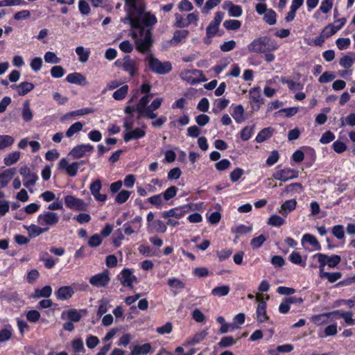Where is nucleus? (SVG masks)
I'll return each instance as SVG.
<instances>
[{
  "label": "nucleus",
  "instance_id": "nucleus-38",
  "mask_svg": "<svg viewBox=\"0 0 355 355\" xmlns=\"http://www.w3.org/2000/svg\"><path fill=\"white\" fill-rule=\"evenodd\" d=\"M189 35L187 30H178L175 31L173 38L171 40V44L176 45L184 40Z\"/></svg>",
  "mask_w": 355,
  "mask_h": 355
},
{
  "label": "nucleus",
  "instance_id": "nucleus-24",
  "mask_svg": "<svg viewBox=\"0 0 355 355\" xmlns=\"http://www.w3.org/2000/svg\"><path fill=\"white\" fill-rule=\"evenodd\" d=\"M16 172L15 168H8L0 174V189L6 187Z\"/></svg>",
  "mask_w": 355,
  "mask_h": 355
},
{
  "label": "nucleus",
  "instance_id": "nucleus-59",
  "mask_svg": "<svg viewBox=\"0 0 355 355\" xmlns=\"http://www.w3.org/2000/svg\"><path fill=\"white\" fill-rule=\"evenodd\" d=\"M12 335L11 327H7L0 331V343L6 342L10 339Z\"/></svg>",
  "mask_w": 355,
  "mask_h": 355
},
{
  "label": "nucleus",
  "instance_id": "nucleus-23",
  "mask_svg": "<svg viewBox=\"0 0 355 355\" xmlns=\"http://www.w3.org/2000/svg\"><path fill=\"white\" fill-rule=\"evenodd\" d=\"M66 80L68 83L79 85H87L85 77L80 73L73 72L67 75Z\"/></svg>",
  "mask_w": 355,
  "mask_h": 355
},
{
  "label": "nucleus",
  "instance_id": "nucleus-61",
  "mask_svg": "<svg viewBox=\"0 0 355 355\" xmlns=\"http://www.w3.org/2000/svg\"><path fill=\"white\" fill-rule=\"evenodd\" d=\"M155 110L150 109L149 107H147L143 110H139V116L138 118H140L141 116L146 117L147 119H153L157 117V114L154 112Z\"/></svg>",
  "mask_w": 355,
  "mask_h": 355
},
{
  "label": "nucleus",
  "instance_id": "nucleus-10",
  "mask_svg": "<svg viewBox=\"0 0 355 355\" xmlns=\"http://www.w3.org/2000/svg\"><path fill=\"white\" fill-rule=\"evenodd\" d=\"M224 17V13L218 11L215 14L214 19L209 23V26L206 29V35L208 38H211L214 36L218 31V27Z\"/></svg>",
  "mask_w": 355,
  "mask_h": 355
},
{
  "label": "nucleus",
  "instance_id": "nucleus-40",
  "mask_svg": "<svg viewBox=\"0 0 355 355\" xmlns=\"http://www.w3.org/2000/svg\"><path fill=\"white\" fill-rule=\"evenodd\" d=\"M67 315V318L70 320V321L73 322H78L82 318V314L80 313V311H78L76 309H70L67 311H64L62 313V318H63V315L64 314Z\"/></svg>",
  "mask_w": 355,
  "mask_h": 355
},
{
  "label": "nucleus",
  "instance_id": "nucleus-47",
  "mask_svg": "<svg viewBox=\"0 0 355 355\" xmlns=\"http://www.w3.org/2000/svg\"><path fill=\"white\" fill-rule=\"evenodd\" d=\"M223 26L227 30L236 31L240 28L241 22L236 19H228L223 22Z\"/></svg>",
  "mask_w": 355,
  "mask_h": 355
},
{
  "label": "nucleus",
  "instance_id": "nucleus-32",
  "mask_svg": "<svg viewBox=\"0 0 355 355\" xmlns=\"http://www.w3.org/2000/svg\"><path fill=\"white\" fill-rule=\"evenodd\" d=\"M52 294V288L50 286H45L42 288H36L32 297L35 299L41 297H49Z\"/></svg>",
  "mask_w": 355,
  "mask_h": 355
},
{
  "label": "nucleus",
  "instance_id": "nucleus-60",
  "mask_svg": "<svg viewBox=\"0 0 355 355\" xmlns=\"http://www.w3.org/2000/svg\"><path fill=\"white\" fill-rule=\"evenodd\" d=\"M293 349V346L291 344H286L278 346L276 349L270 350L271 355H277L278 352H290Z\"/></svg>",
  "mask_w": 355,
  "mask_h": 355
},
{
  "label": "nucleus",
  "instance_id": "nucleus-56",
  "mask_svg": "<svg viewBox=\"0 0 355 355\" xmlns=\"http://www.w3.org/2000/svg\"><path fill=\"white\" fill-rule=\"evenodd\" d=\"M339 30L340 27H337L336 25L330 24L324 28L322 33H323V35L328 38L334 35Z\"/></svg>",
  "mask_w": 355,
  "mask_h": 355
},
{
  "label": "nucleus",
  "instance_id": "nucleus-13",
  "mask_svg": "<svg viewBox=\"0 0 355 355\" xmlns=\"http://www.w3.org/2000/svg\"><path fill=\"white\" fill-rule=\"evenodd\" d=\"M146 125L141 128H132L128 131H125L123 134V139L125 142L131 140H137L141 139L146 136Z\"/></svg>",
  "mask_w": 355,
  "mask_h": 355
},
{
  "label": "nucleus",
  "instance_id": "nucleus-20",
  "mask_svg": "<svg viewBox=\"0 0 355 355\" xmlns=\"http://www.w3.org/2000/svg\"><path fill=\"white\" fill-rule=\"evenodd\" d=\"M130 223L137 224V225L132 227L130 223H125L123 225V230L126 235H131L132 234L139 231L142 225V218L141 216H136Z\"/></svg>",
  "mask_w": 355,
  "mask_h": 355
},
{
  "label": "nucleus",
  "instance_id": "nucleus-5",
  "mask_svg": "<svg viewBox=\"0 0 355 355\" xmlns=\"http://www.w3.org/2000/svg\"><path fill=\"white\" fill-rule=\"evenodd\" d=\"M115 64L128 73L131 77L135 76L137 73L139 62L135 59H132L130 55H125L122 60H116Z\"/></svg>",
  "mask_w": 355,
  "mask_h": 355
},
{
  "label": "nucleus",
  "instance_id": "nucleus-4",
  "mask_svg": "<svg viewBox=\"0 0 355 355\" xmlns=\"http://www.w3.org/2000/svg\"><path fill=\"white\" fill-rule=\"evenodd\" d=\"M146 61L150 69L155 73L166 74L172 70V65L170 62H162L151 55L146 57Z\"/></svg>",
  "mask_w": 355,
  "mask_h": 355
},
{
  "label": "nucleus",
  "instance_id": "nucleus-45",
  "mask_svg": "<svg viewBox=\"0 0 355 355\" xmlns=\"http://www.w3.org/2000/svg\"><path fill=\"white\" fill-rule=\"evenodd\" d=\"M34 85L31 83L28 82H23L19 84V92L18 94L19 96H25L28 92L32 91L34 89Z\"/></svg>",
  "mask_w": 355,
  "mask_h": 355
},
{
  "label": "nucleus",
  "instance_id": "nucleus-15",
  "mask_svg": "<svg viewBox=\"0 0 355 355\" xmlns=\"http://www.w3.org/2000/svg\"><path fill=\"white\" fill-rule=\"evenodd\" d=\"M189 211V208L187 206L177 207L168 211H163L162 213V216L164 218H175L176 219H180L182 218Z\"/></svg>",
  "mask_w": 355,
  "mask_h": 355
},
{
  "label": "nucleus",
  "instance_id": "nucleus-7",
  "mask_svg": "<svg viewBox=\"0 0 355 355\" xmlns=\"http://www.w3.org/2000/svg\"><path fill=\"white\" fill-rule=\"evenodd\" d=\"M110 281V272L107 270L92 276L89 280L91 285L97 288L105 287Z\"/></svg>",
  "mask_w": 355,
  "mask_h": 355
},
{
  "label": "nucleus",
  "instance_id": "nucleus-57",
  "mask_svg": "<svg viewBox=\"0 0 355 355\" xmlns=\"http://www.w3.org/2000/svg\"><path fill=\"white\" fill-rule=\"evenodd\" d=\"M153 94H148L144 95L139 101L138 104L137 105V110L139 112L141 110H143L146 107H147V105L148 104L150 99L153 98Z\"/></svg>",
  "mask_w": 355,
  "mask_h": 355
},
{
  "label": "nucleus",
  "instance_id": "nucleus-3",
  "mask_svg": "<svg viewBox=\"0 0 355 355\" xmlns=\"http://www.w3.org/2000/svg\"><path fill=\"white\" fill-rule=\"evenodd\" d=\"M60 220V215L58 213L44 211L38 215L37 223L42 225L46 232H48L51 227H55Z\"/></svg>",
  "mask_w": 355,
  "mask_h": 355
},
{
  "label": "nucleus",
  "instance_id": "nucleus-25",
  "mask_svg": "<svg viewBox=\"0 0 355 355\" xmlns=\"http://www.w3.org/2000/svg\"><path fill=\"white\" fill-rule=\"evenodd\" d=\"M301 241L302 245H304V243H309L312 247V250H321V245L314 235L305 234L302 236Z\"/></svg>",
  "mask_w": 355,
  "mask_h": 355
},
{
  "label": "nucleus",
  "instance_id": "nucleus-12",
  "mask_svg": "<svg viewBox=\"0 0 355 355\" xmlns=\"http://www.w3.org/2000/svg\"><path fill=\"white\" fill-rule=\"evenodd\" d=\"M94 150V146L91 144H80L75 146L69 152V156L73 159H80L87 155V153H91Z\"/></svg>",
  "mask_w": 355,
  "mask_h": 355
},
{
  "label": "nucleus",
  "instance_id": "nucleus-39",
  "mask_svg": "<svg viewBox=\"0 0 355 355\" xmlns=\"http://www.w3.org/2000/svg\"><path fill=\"white\" fill-rule=\"evenodd\" d=\"M333 2L334 0H322L319 9L314 13L313 17H317V15H319L320 12L324 14L330 12L333 7Z\"/></svg>",
  "mask_w": 355,
  "mask_h": 355
},
{
  "label": "nucleus",
  "instance_id": "nucleus-14",
  "mask_svg": "<svg viewBox=\"0 0 355 355\" xmlns=\"http://www.w3.org/2000/svg\"><path fill=\"white\" fill-rule=\"evenodd\" d=\"M20 175L24 178V185L26 187L34 186L38 180V176L35 173H31L27 166H23L19 169Z\"/></svg>",
  "mask_w": 355,
  "mask_h": 355
},
{
  "label": "nucleus",
  "instance_id": "nucleus-1",
  "mask_svg": "<svg viewBox=\"0 0 355 355\" xmlns=\"http://www.w3.org/2000/svg\"><path fill=\"white\" fill-rule=\"evenodd\" d=\"M128 6L126 17L122 22L130 26V35L135 40L138 51L145 53L153 44L151 30L157 22L156 17L145 11V7L137 0H126Z\"/></svg>",
  "mask_w": 355,
  "mask_h": 355
},
{
  "label": "nucleus",
  "instance_id": "nucleus-41",
  "mask_svg": "<svg viewBox=\"0 0 355 355\" xmlns=\"http://www.w3.org/2000/svg\"><path fill=\"white\" fill-rule=\"evenodd\" d=\"M147 202L151 204L152 205L155 206L157 209H161L164 205V198L162 195L157 194L154 195L147 199Z\"/></svg>",
  "mask_w": 355,
  "mask_h": 355
},
{
  "label": "nucleus",
  "instance_id": "nucleus-22",
  "mask_svg": "<svg viewBox=\"0 0 355 355\" xmlns=\"http://www.w3.org/2000/svg\"><path fill=\"white\" fill-rule=\"evenodd\" d=\"M73 293L74 291L71 286H64L59 288L55 294L59 300H67L71 298Z\"/></svg>",
  "mask_w": 355,
  "mask_h": 355
},
{
  "label": "nucleus",
  "instance_id": "nucleus-51",
  "mask_svg": "<svg viewBox=\"0 0 355 355\" xmlns=\"http://www.w3.org/2000/svg\"><path fill=\"white\" fill-rule=\"evenodd\" d=\"M22 118L25 121H30L33 119V112L30 108L28 101L24 102L22 109Z\"/></svg>",
  "mask_w": 355,
  "mask_h": 355
},
{
  "label": "nucleus",
  "instance_id": "nucleus-42",
  "mask_svg": "<svg viewBox=\"0 0 355 355\" xmlns=\"http://www.w3.org/2000/svg\"><path fill=\"white\" fill-rule=\"evenodd\" d=\"M230 291V287L227 285L217 286L211 290V294L217 297H224L228 295Z\"/></svg>",
  "mask_w": 355,
  "mask_h": 355
},
{
  "label": "nucleus",
  "instance_id": "nucleus-37",
  "mask_svg": "<svg viewBox=\"0 0 355 355\" xmlns=\"http://www.w3.org/2000/svg\"><path fill=\"white\" fill-rule=\"evenodd\" d=\"M26 230L28 232V234L31 237H36L41 234H42L44 232H46L45 230L42 227V225H34L32 224L29 226L26 227Z\"/></svg>",
  "mask_w": 355,
  "mask_h": 355
},
{
  "label": "nucleus",
  "instance_id": "nucleus-58",
  "mask_svg": "<svg viewBox=\"0 0 355 355\" xmlns=\"http://www.w3.org/2000/svg\"><path fill=\"white\" fill-rule=\"evenodd\" d=\"M187 27L191 24H193L194 26H197L198 21L199 20V12L198 11H194L191 13H189L187 15Z\"/></svg>",
  "mask_w": 355,
  "mask_h": 355
},
{
  "label": "nucleus",
  "instance_id": "nucleus-53",
  "mask_svg": "<svg viewBox=\"0 0 355 355\" xmlns=\"http://www.w3.org/2000/svg\"><path fill=\"white\" fill-rule=\"evenodd\" d=\"M290 261L294 264L305 266L306 263L303 261L302 256L299 252H293L288 257Z\"/></svg>",
  "mask_w": 355,
  "mask_h": 355
},
{
  "label": "nucleus",
  "instance_id": "nucleus-29",
  "mask_svg": "<svg viewBox=\"0 0 355 355\" xmlns=\"http://www.w3.org/2000/svg\"><path fill=\"white\" fill-rule=\"evenodd\" d=\"M168 284L175 295L179 293L185 286L183 282L175 277L169 278L168 279Z\"/></svg>",
  "mask_w": 355,
  "mask_h": 355
},
{
  "label": "nucleus",
  "instance_id": "nucleus-2",
  "mask_svg": "<svg viewBox=\"0 0 355 355\" xmlns=\"http://www.w3.org/2000/svg\"><path fill=\"white\" fill-rule=\"evenodd\" d=\"M279 48L275 40L267 36L254 40L248 46V49L252 53H266L276 51Z\"/></svg>",
  "mask_w": 355,
  "mask_h": 355
},
{
  "label": "nucleus",
  "instance_id": "nucleus-16",
  "mask_svg": "<svg viewBox=\"0 0 355 355\" xmlns=\"http://www.w3.org/2000/svg\"><path fill=\"white\" fill-rule=\"evenodd\" d=\"M102 188L101 181L97 179L93 181L89 187L91 193L94 196V199L98 202H104L107 200V195L100 193V191Z\"/></svg>",
  "mask_w": 355,
  "mask_h": 355
},
{
  "label": "nucleus",
  "instance_id": "nucleus-52",
  "mask_svg": "<svg viewBox=\"0 0 355 355\" xmlns=\"http://www.w3.org/2000/svg\"><path fill=\"white\" fill-rule=\"evenodd\" d=\"M281 82L283 84H286L290 90H300L303 87V86L300 83L295 82L292 80H288L286 78H282Z\"/></svg>",
  "mask_w": 355,
  "mask_h": 355
},
{
  "label": "nucleus",
  "instance_id": "nucleus-19",
  "mask_svg": "<svg viewBox=\"0 0 355 355\" xmlns=\"http://www.w3.org/2000/svg\"><path fill=\"white\" fill-rule=\"evenodd\" d=\"M202 75V71L198 69L184 70L180 74L182 80L188 82L191 85H195L199 82L198 76Z\"/></svg>",
  "mask_w": 355,
  "mask_h": 355
},
{
  "label": "nucleus",
  "instance_id": "nucleus-34",
  "mask_svg": "<svg viewBox=\"0 0 355 355\" xmlns=\"http://www.w3.org/2000/svg\"><path fill=\"white\" fill-rule=\"evenodd\" d=\"M232 116L237 123H241L244 121V108L243 105H238L233 108Z\"/></svg>",
  "mask_w": 355,
  "mask_h": 355
},
{
  "label": "nucleus",
  "instance_id": "nucleus-30",
  "mask_svg": "<svg viewBox=\"0 0 355 355\" xmlns=\"http://www.w3.org/2000/svg\"><path fill=\"white\" fill-rule=\"evenodd\" d=\"M333 316L339 315L344 319L346 324L348 325H354L355 324V320L352 318L353 313L351 311H343L341 310H336L332 311Z\"/></svg>",
  "mask_w": 355,
  "mask_h": 355
},
{
  "label": "nucleus",
  "instance_id": "nucleus-44",
  "mask_svg": "<svg viewBox=\"0 0 355 355\" xmlns=\"http://www.w3.org/2000/svg\"><path fill=\"white\" fill-rule=\"evenodd\" d=\"M20 157V153L18 151L12 152L6 156L3 159V162L6 166H11L15 164Z\"/></svg>",
  "mask_w": 355,
  "mask_h": 355
},
{
  "label": "nucleus",
  "instance_id": "nucleus-9",
  "mask_svg": "<svg viewBox=\"0 0 355 355\" xmlns=\"http://www.w3.org/2000/svg\"><path fill=\"white\" fill-rule=\"evenodd\" d=\"M86 164V162L81 160L80 162H75L71 164H69L68 161L65 158H62L59 162V166L62 169H64L67 173L71 176L74 177L77 175L79 167Z\"/></svg>",
  "mask_w": 355,
  "mask_h": 355
},
{
  "label": "nucleus",
  "instance_id": "nucleus-21",
  "mask_svg": "<svg viewBox=\"0 0 355 355\" xmlns=\"http://www.w3.org/2000/svg\"><path fill=\"white\" fill-rule=\"evenodd\" d=\"M249 96L251 103L255 104L257 109L259 110L261 107V105L263 103V98L261 96L260 88H251L249 91Z\"/></svg>",
  "mask_w": 355,
  "mask_h": 355
},
{
  "label": "nucleus",
  "instance_id": "nucleus-36",
  "mask_svg": "<svg viewBox=\"0 0 355 355\" xmlns=\"http://www.w3.org/2000/svg\"><path fill=\"white\" fill-rule=\"evenodd\" d=\"M273 129L270 127L263 128L261 130L256 137V141L257 143H262L272 137Z\"/></svg>",
  "mask_w": 355,
  "mask_h": 355
},
{
  "label": "nucleus",
  "instance_id": "nucleus-17",
  "mask_svg": "<svg viewBox=\"0 0 355 355\" xmlns=\"http://www.w3.org/2000/svg\"><path fill=\"white\" fill-rule=\"evenodd\" d=\"M256 300L259 301L256 310L257 321L259 323L265 322L269 320V317L266 313V303L261 300L259 296H257Z\"/></svg>",
  "mask_w": 355,
  "mask_h": 355
},
{
  "label": "nucleus",
  "instance_id": "nucleus-62",
  "mask_svg": "<svg viewBox=\"0 0 355 355\" xmlns=\"http://www.w3.org/2000/svg\"><path fill=\"white\" fill-rule=\"evenodd\" d=\"M73 349L76 353L85 352L83 341L81 338H76L71 343Z\"/></svg>",
  "mask_w": 355,
  "mask_h": 355
},
{
  "label": "nucleus",
  "instance_id": "nucleus-6",
  "mask_svg": "<svg viewBox=\"0 0 355 355\" xmlns=\"http://www.w3.org/2000/svg\"><path fill=\"white\" fill-rule=\"evenodd\" d=\"M313 257L318 258V261L320 263V270H321V268L324 270L326 265L331 268H335L341 261L340 257L336 254L329 257L324 254L318 253L315 254Z\"/></svg>",
  "mask_w": 355,
  "mask_h": 355
},
{
  "label": "nucleus",
  "instance_id": "nucleus-26",
  "mask_svg": "<svg viewBox=\"0 0 355 355\" xmlns=\"http://www.w3.org/2000/svg\"><path fill=\"white\" fill-rule=\"evenodd\" d=\"M94 112V110L91 107H84L77 110H74L67 113L64 116L63 119L68 120L72 117L80 116L89 114H92Z\"/></svg>",
  "mask_w": 355,
  "mask_h": 355
},
{
  "label": "nucleus",
  "instance_id": "nucleus-27",
  "mask_svg": "<svg viewBox=\"0 0 355 355\" xmlns=\"http://www.w3.org/2000/svg\"><path fill=\"white\" fill-rule=\"evenodd\" d=\"M296 205L297 202L295 200L292 199L286 200L282 205L279 211L282 215L286 216L296 208Z\"/></svg>",
  "mask_w": 355,
  "mask_h": 355
},
{
  "label": "nucleus",
  "instance_id": "nucleus-50",
  "mask_svg": "<svg viewBox=\"0 0 355 355\" xmlns=\"http://www.w3.org/2000/svg\"><path fill=\"white\" fill-rule=\"evenodd\" d=\"M14 138L10 135H0V150H3L12 146L14 143Z\"/></svg>",
  "mask_w": 355,
  "mask_h": 355
},
{
  "label": "nucleus",
  "instance_id": "nucleus-43",
  "mask_svg": "<svg viewBox=\"0 0 355 355\" xmlns=\"http://www.w3.org/2000/svg\"><path fill=\"white\" fill-rule=\"evenodd\" d=\"M320 277L321 278H327L329 282L333 283L341 277V274L340 272H327L321 268V270H320Z\"/></svg>",
  "mask_w": 355,
  "mask_h": 355
},
{
  "label": "nucleus",
  "instance_id": "nucleus-64",
  "mask_svg": "<svg viewBox=\"0 0 355 355\" xmlns=\"http://www.w3.org/2000/svg\"><path fill=\"white\" fill-rule=\"evenodd\" d=\"M44 60L47 63L58 64L60 62V58L55 53L48 51L44 54Z\"/></svg>",
  "mask_w": 355,
  "mask_h": 355
},
{
  "label": "nucleus",
  "instance_id": "nucleus-28",
  "mask_svg": "<svg viewBox=\"0 0 355 355\" xmlns=\"http://www.w3.org/2000/svg\"><path fill=\"white\" fill-rule=\"evenodd\" d=\"M208 335L207 331L204 329L196 333L191 339L188 340L184 344V346L195 345L200 343L205 339Z\"/></svg>",
  "mask_w": 355,
  "mask_h": 355
},
{
  "label": "nucleus",
  "instance_id": "nucleus-18",
  "mask_svg": "<svg viewBox=\"0 0 355 355\" xmlns=\"http://www.w3.org/2000/svg\"><path fill=\"white\" fill-rule=\"evenodd\" d=\"M121 284L125 287L132 288V284L137 280V277L128 268H124L119 275Z\"/></svg>",
  "mask_w": 355,
  "mask_h": 355
},
{
  "label": "nucleus",
  "instance_id": "nucleus-54",
  "mask_svg": "<svg viewBox=\"0 0 355 355\" xmlns=\"http://www.w3.org/2000/svg\"><path fill=\"white\" fill-rule=\"evenodd\" d=\"M150 227L154 231L159 233H164L167 229L166 225L160 220H154L151 223Z\"/></svg>",
  "mask_w": 355,
  "mask_h": 355
},
{
  "label": "nucleus",
  "instance_id": "nucleus-46",
  "mask_svg": "<svg viewBox=\"0 0 355 355\" xmlns=\"http://www.w3.org/2000/svg\"><path fill=\"white\" fill-rule=\"evenodd\" d=\"M83 127V124L80 122H76L73 124H72L66 131V137L68 138L71 137L73 135L76 133L80 132Z\"/></svg>",
  "mask_w": 355,
  "mask_h": 355
},
{
  "label": "nucleus",
  "instance_id": "nucleus-35",
  "mask_svg": "<svg viewBox=\"0 0 355 355\" xmlns=\"http://www.w3.org/2000/svg\"><path fill=\"white\" fill-rule=\"evenodd\" d=\"M333 316L332 311L313 315L311 321L316 325L320 326L328 322V318Z\"/></svg>",
  "mask_w": 355,
  "mask_h": 355
},
{
  "label": "nucleus",
  "instance_id": "nucleus-63",
  "mask_svg": "<svg viewBox=\"0 0 355 355\" xmlns=\"http://www.w3.org/2000/svg\"><path fill=\"white\" fill-rule=\"evenodd\" d=\"M285 220L278 215H272L268 219V223L272 226L280 227L284 224Z\"/></svg>",
  "mask_w": 355,
  "mask_h": 355
},
{
  "label": "nucleus",
  "instance_id": "nucleus-8",
  "mask_svg": "<svg viewBox=\"0 0 355 355\" xmlns=\"http://www.w3.org/2000/svg\"><path fill=\"white\" fill-rule=\"evenodd\" d=\"M298 175V171L291 168H285L275 172L272 177L277 180L287 182L297 178Z\"/></svg>",
  "mask_w": 355,
  "mask_h": 355
},
{
  "label": "nucleus",
  "instance_id": "nucleus-11",
  "mask_svg": "<svg viewBox=\"0 0 355 355\" xmlns=\"http://www.w3.org/2000/svg\"><path fill=\"white\" fill-rule=\"evenodd\" d=\"M64 203L68 208L77 211H85L87 208V204L85 203L83 200L73 196H65Z\"/></svg>",
  "mask_w": 355,
  "mask_h": 355
},
{
  "label": "nucleus",
  "instance_id": "nucleus-48",
  "mask_svg": "<svg viewBox=\"0 0 355 355\" xmlns=\"http://www.w3.org/2000/svg\"><path fill=\"white\" fill-rule=\"evenodd\" d=\"M128 92V86L127 85H125L121 87L117 90H116L113 93L112 96L116 101H121L125 97Z\"/></svg>",
  "mask_w": 355,
  "mask_h": 355
},
{
  "label": "nucleus",
  "instance_id": "nucleus-31",
  "mask_svg": "<svg viewBox=\"0 0 355 355\" xmlns=\"http://www.w3.org/2000/svg\"><path fill=\"white\" fill-rule=\"evenodd\" d=\"M75 52L78 56L79 62L85 63L88 61L91 53L89 49H85L83 46H78L76 48Z\"/></svg>",
  "mask_w": 355,
  "mask_h": 355
},
{
  "label": "nucleus",
  "instance_id": "nucleus-33",
  "mask_svg": "<svg viewBox=\"0 0 355 355\" xmlns=\"http://www.w3.org/2000/svg\"><path fill=\"white\" fill-rule=\"evenodd\" d=\"M151 345L150 343H145L141 345H135L133 347L130 355H145L150 352Z\"/></svg>",
  "mask_w": 355,
  "mask_h": 355
},
{
  "label": "nucleus",
  "instance_id": "nucleus-49",
  "mask_svg": "<svg viewBox=\"0 0 355 355\" xmlns=\"http://www.w3.org/2000/svg\"><path fill=\"white\" fill-rule=\"evenodd\" d=\"M264 21L269 25H275L277 22V14L272 10L269 9L263 16Z\"/></svg>",
  "mask_w": 355,
  "mask_h": 355
},
{
  "label": "nucleus",
  "instance_id": "nucleus-55",
  "mask_svg": "<svg viewBox=\"0 0 355 355\" xmlns=\"http://www.w3.org/2000/svg\"><path fill=\"white\" fill-rule=\"evenodd\" d=\"M178 191V188L175 186H171L168 187L162 195L164 200L168 201L175 197Z\"/></svg>",
  "mask_w": 355,
  "mask_h": 355
}]
</instances>
